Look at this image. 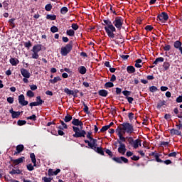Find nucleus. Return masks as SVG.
Listing matches in <instances>:
<instances>
[{
  "label": "nucleus",
  "instance_id": "obj_10",
  "mask_svg": "<svg viewBox=\"0 0 182 182\" xmlns=\"http://www.w3.org/2000/svg\"><path fill=\"white\" fill-rule=\"evenodd\" d=\"M92 150H94L98 154H100L101 156H105V151L103 150L102 147H97V142H95V144L93 145V148H90Z\"/></svg>",
  "mask_w": 182,
  "mask_h": 182
},
{
  "label": "nucleus",
  "instance_id": "obj_33",
  "mask_svg": "<svg viewBox=\"0 0 182 182\" xmlns=\"http://www.w3.org/2000/svg\"><path fill=\"white\" fill-rule=\"evenodd\" d=\"M68 11H69V9L66 6H64L60 9V14L62 15H66V14H68Z\"/></svg>",
  "mask_w": 182,
  "mask_h": 182
},
{
  "label": "nucleus",
  "instance_id": "obj_25",
  "mask_svg": "<svg viewBox=\"0 0 182 182\" xmlns=\"http://www.w3.org/2000/svg\"><path fill=\"white\" fill-rule=\"evenodd\" d=\"M163 62H164V58L159 57L156 58V60L153 63V65H159V63H161Z\"/></svg>",
  "mask_w": 182,
  "mask_h": 182
},
{
  "label": "nucleus",
  "instance_id": "obj_18",
  "mask_svg": "<svg viewBox=\"0 0 182 182\" xmlns=\"http://www.w3.org/2000/svg\"><path fill=\"white\" fill-rule=\"evenodd\" d=\"M41 50H42V45L41 44H37V45H35L33 47V49L31 50V52H36L37 53H39V52H41Z\"/></svg>",
  "mask_w": 182,
  "mask_h": 182
},
{
  "label": "nucleus",
  "instance_id": "obj_39",
  "mask_svg": "<svg viewBox=\"0 0 182 182\" xmlns=\"http://www.w3.org/2000/svg\"><path fill=\"white\" fill-rule=\"evenodd\" d=\"M163 67L164 68L165 70H168V69H170V63L168 62H164Z\"/></svg>",
  "mask_w": 182,
  "mask_h": 182
},
{
  "label": "nucleus",
  "instance_id": "obj_63",
  "mask_svg": "<svg viewBox=\"0 0 182 182\" xmlns=\"http://www.w3.org/2000/svg\"><path fill=\"white\" fill-rule=\"evenodd\" d=\"M31 90H36L38 89V86L36 85H30Z\"/></svg>",
  "mask_w": 182,
  "mask_h": 182
},
{
  "label": "nucleus",
  "instance_id": "obj_52",
  "mask_svg": "<svg viewBox=\"0 0 182 182\" xmlns=\"http://www.w3.org/2000/svg\"><path fill=\"white\" fill-rule=\"evenodd\" d=\"M154 28L152 26L148 25L145 27V31L151 32V31L154 30Z\"/></svg>",
  "mask_w": 182,
  "mask_h": 182
},
{
  "label": "nucleus",
  "instance_id": "obj_12",
  "mask_svg": "<svg viewBox=\"0 0 182 182\" xmlns=\"http://www.w3.org/2000/svg\"><path fill=\"white\" fill-rule=\"evenodd\" d=\"M37 100H39V101L33 102L29 104V106L31 108H33L35 106H41V105L43 104V100H42V98H41V96H37Z\"/></svg>",
  "mask_w": 182,
  "mask_h": 182
},
{
  "label": "nucleus",
  "instance_id": "obj_36",
  "mask_svg": "<svg viewBox=\"0 0 182 182\" xmlns=\"http://www.w3.org/2000/svg\"><path fill=\"white\" fill-rule=\"evenodd\" d=\"M66 34L68 36H75V30H73V29L67 30Z\"/></svg>",
  "mask_w": 182,
  "mask_h": 182
},
{
  "label": "nucleus",
  "instance_id": "obj_40",
  "mask_svg": "<svg viewBox=\"0 0 182 182\" xmlns=\"http://www.w3.org/2000/svg\"><path fill=\"white\" fill-rule=\"evenodd\" d=\"M26 96H28V97H33L35 96V93L32 92V90H28L26 92Z\"/></svg>",
  "mask_w": 182,
  "mask_h": 182
},
{
  "label": "nucleus",
  "instance_id": "obj_44",
  "mask_svg": "<svg viewBox=\"0 0 182 182\" xmlns=\"http://www.w3.org/2000/svg\"><path fill=\"white\" fill-rule=\"evenodd\" d=\"M45 9H46V11H47L48 12L52 11V4H48L47 5H46Z\"/></svg>",
  "mask_w": 182,
  "mask_h": 182
},
{
  "label": "nucleus",
  "instance_id": "obj_8",
  "mask_svg": "<svg viewBox=\"0 0 182 182\" xmlns=\"http://www.w3.org/2000/svg\"><path fill=\"white\" fill-rule=\"evenodd\" d=\"M160 21V22H167L168 21V14L166 12L164 11L157 16V21Z\"/></svg>",
  "mask_w": 182,
  "mask_h": 182
},
{
  "label": "nucleus",
  "instance_id": "obj_30",
  "mask_svg": "<svg viewBox=\"0 0 182 182\" xmlns=\"http://www.w3.org/2000/svg\"><path fill=\"white\" fill-rule=\"evenodd\" d=\"M60 80H62L60 77H55L54 79L50 80V83H53V85H55V83H58V82H60Z\"/></svg>",
  "mask_w": 182,
  "mask_h": 182
},
{
  "label": "nucleus",
  "instance_id": "obj_24",
  "mask_svg": "<svg viewBox=\"0 0 182 182\" xmlns=\"http://www.w3.org/2000/svg\"><path fill=\"white\" fill-rule=\"evenodd\" d=\"M78 72L80 73V75H85L86 72H87V70L86 69V67L85 66H80L78 68Z\"/></svg>",
  "mask_w": 182,
  "mask_h": 182
},
{
  "label": "nucleus",
  "instance_id": "obj_11",
  "mask_svg": "<svg viewBox=\"0 0 182 182\" xmlns=\"http://www.w3.org/2000/svg\"><path fill=\"white\" fill-rule=\"evenodd\" d=\"M18 100L19 105H21V106H28V105L29 104L28 101L25 100V95H23V94H21L18 96Z\"/></svg>",
  "mask_w": 182,
  "mask_h": 182
},
{
  "label": "nucleus",
  "instance_id": "obj_19",
  "mask_svg": "<svg viewBox=\"0 0 182 182\" xmlns=\"http://www.w3.org/2000/svg\"><path fill=\"white\" fill-rule=\"evenodd\" d=\"M60 173V169L58 168L56 171H53V169L50 168L48 169V176H58Z\"/></svg>",
  "mask_w": 182,
  "mask_h": 182
},
{
  "label": "nucleus",
  "instance_id": "obj_35",
  "mask_svg": "<svg viewBox=\"0 0 182 182\" xmlns=\"http://www.w3.org/2000/svg\"><path fill=\"white\" fill-rule=\"evenodd\" d=\"M139 141H140L139 139H137L135 141H134V142L132 143V146H133L134 149H137L139 147Z\"/></svg>",
  "mask_w": 182,
  "mask_h": 182
},
{
  "label": "nucleus",
  "instance_id": "obj_49",
  "mask_svg": "<svg viewBox=\"0 0 182 182\" xmlns=\"http://www.w3.org/2000/svg\"><path fill=\"white\" fill-rule=\"evenodd\" d=\"M26 123V121H25V120L20 119L17 122L18 126H23V125H25Z\"/></svg>",
  "mask_w": 182,
  "mask_h": 182
},
{
  "label": "nucleus",
  "instance_id": "obj_45",
  "mask_svg": "<svg viewBox=\"0 0 182 182\" xmlns=\"http://www.w3.org/2000/svg\"><path fill=\"white\" fill-rule=\"evenodd\" d=\"M149 92H151V93H154L155 92H157V87L153 85L149 87Z\"/></svg>",
  "mask_w": 182,
  "mask_h": 182
},
{
  "label": "nucleus",
  "instance_id": "obj_47",
  "mask_svg": "<svg viewBox=\"0 0 182 182\" xmlns=\"http://www.w3.org/2000/svg\"><path fill=\"white\" fill-rule=\"evenodd\" d=\"M71 28L73 29V31H77V29H79V25H77V23H73L71 25Z\"/></svg>",
  "mask_w": 182,
  "mask_h": 182
},
{
  "label": "nucleus",
  "instance_id": "obj_29",
  "mask_svg": "<svg viewBox=\"0 0 182 182\" xmlns=\"http://www.w3.org/2000/svg\"><path fill=\"white\" fill-rule=\"evenodd\" d=\"M46 19H48L49 21H56V15L53 14H47L46 15Z\"/></svg>",
  "mask_w": 182,
  "mask_h": 182
},
{
  "label": "nucleus",
  "instance_id": "obj_14",
  "mask_svg": "<svg viewBox=\"0 0 182 182\" xmlns=\"http://www.w3.org/2000/svg\"><path fill=\"white\" fill-rule=\"evenodd\" d=\"M21 73L23 77H26V79H29L31 77V73L25 68H21Z\"/></svg>",
  "mask_w": 182,
  "mask_h": 182
},
{
  "label": "nucleus",
  "instance_id": "obj_37",
  "mask_svg": "<svg viewBox=\"0 0 182 182\" xmlns=\"http://www.w3.org/2000/svg\"><path fill=\"white\" fill-rule=\"evenodd\" d=\"M114 86V84L112 82H107L105 84V89H109V87H113Z\"/></svg>",
  "mask_w": 182,
  "mask_h": 182
},
{
  "label": "nucleus",
  "instance_id": "obj_50",
  "mask_svg": "<svg viewBox=\"0 0 182 182\" xmlns=\"http://www.w3.org/2000/svg\"><path fill=\"white\" fill-rule=\"evenodd\" d=\"M27 167V170H28V171H33L34 170V168L33 166H32V164H29L26 166Z\"/></svg>",
  "mask_w": 182,
  "mask_h": 182
},
{
  "label": "nucleus",
  "instance_id": "obj_31",
  "mask_svg": "<svg viewBox=\"0 0 182 182\" xmlns=\"http://www.w3.org/2000/svg\"><path fill=\"white\" fill-rule=\"evenodd\" d=\"M21 116V112H14L13 114H11L12 119H18Z\"/></svg>",
  "mask_w": 182,
  "mask_h": 182
},
{
  "label": "nucleus",
  "instance_id": "obj_26",
  "mask_svg": "<svg viewBox=\"0 0 182 182\" xmlns=\"http://www.w3.org/2000/svg\"><path fill=\"white\" fill-rule=\"evenodd\" d=\"M163 106H166V101L165 100H159V103L157 104L156 109L160 110Z\"/></svg>",
  "mask_w": 182,
  "mask_h": 182
},
{
  "label": "nucleus",
  "instance_id": "obj_32",
  "mask_svg": "<svg viewBox=\"0 0 182 182\" xmlns=\"http://www.w3.org/2000/svg\"><path fill=\"white\" fill-rule=\"evenodd\" d=\"M72 119V115L67 114L64 118V122H65V123H69V122H70Z\"/></svg>",
  "mask_w": 182,
  "mask_h": 182
},
{
  "label": "nucleus",
  "instance_id": "obj_41",
  "mask_svg": "<svg viewBox=\"0 0 182 182\" xmlns=\"http://www.w3.org/2000/svg\"><path fill=\"white\" fill-rule=\"evenodd\" d=\"M50 31L53 33H56V32H59V28H58L57 26H53L50 28Z\"/></svg>",
  "mask_w": 182,
  "mask_h": 182
},
{
  "label": "nucleus",
  "instance_id": "obj_62",
  "mask_svg": "<svg viewBox=\"0 0 182 182\" xmlns=\"http://www.w3.org/2000/svg\"><path fill=\"white\" fill-rule=\"evenodd\" d=\"M60 123L61 124V126L63 127V129H68V124H66L65 122L60 120Z\"/></svg>",
  "mask_w": 182,
  "mask_h": 182
},
{
  "label": "nucleus",
  "instance_id": "obj_38",
  "mask_svg": "<svg viewBox=\"0 0 182 182\" xmlns=\"http://www.w3.org/2000/svg\"><path fill=\"white\" fill-rule=\"evenodd\" d=\"M24 47L26 48V49L29 50L32 47V43L31 42V41L24 43Z\"/></svg>",
  "mask_w": 182,
  "mask_h": 182
},
{
  "label": "nucleus",
  "instance_id": "obj_51",
  "mask_svg": "<svg viewBox=\"0 0 182 182\" xmlns=\"http://www.w3.org/2000/svg\"><path fill=\"white\" fill-rule=\"evenodd\" d=\"M107 130H109V127H107V125H105L102 127L100 132L101 133H105V132H107Z\"/></svg>",
  "mask_w": 182,
  "mask_h": 182
},
{
  "label": "nucleus",
  "instance_id": "obj_1",
  "mask_svg": "<svg viewBox=\"0 0 182 182\" xmlns=\"http://www.w3.org/2000/svg\"><path fill=\"white\" fill-rule=\"evenodd\" d=\"M103 22L104 23H102V25H107V26L104 27V29L107 34V36L111 39H114V38H116V34H114V32H116V28L118 31H122L124 20L122 16H117L113 21V23H112L110 19H104Z\"/></svg>",
  "mask_w": 182,
  "mask_h": 182
},
{
  "label": "nucleus",
  "instance_id": "obj_20",
  "mask_svg": "<svg viewBox=\"0 0 182 182\" xmlns=\"http://www.w3.org/2000/svg\"><path fill=\"white\" fill-rule=\"evenodd\" d=\"M171 136H181V131L176 129L170 130Z\"/></svg>",
  "mask_w": 182,
  "mask_h": 182
},
{
  "label": "nucleus",
  "instance_id": "obj_4",
  "mask_svg": "<svg viewBox=\"0 0 182 182\" xmlns=\"http://www.w3.org/2000/svg\"><path fill=\"white\" fill-rule=\"evenodd\" d=\"M92 131H90L87 132V139H89V140H90V141H89V140L87 139H85L84 141L85 143H86L87 144H88V146L90 147V149H93V146H95V144L96 143H97V139H94L93 136H92Z\"/></svg>",
  "mask_w": 182,
  "mask_h": 182
},
{
  "label": "nucleus",
  "instance_id": "obj_55",
  "mask_svg": "<svg viewBox=\"0 0 182 182\" xmlns=\"http://www.w3.org/2000/svg\"><path fill=\"white\" fill-rule=\"evenodd\" d=\"M131 160H133L134 161H139V160H140V156L134 155L132 157H131Z\"/></svg>",
  "mask_w": 182,
  "mask_h": 182
},
{
  "label": "nucleus",
  "instance_id": "obj_9",
  "mask_svg": "<svg viewBox=\"0 0 182 182\" xmlns=\"http://www.w3.org/2000/svg\"><path fill=\"white\" fill-rule=\"evenodd\" d=\"M115 143L116 144L119 143V147L118 148V152L120 154H122L124 156V154H125V153H126V150H127L126 149V145L124 144H123L122 142V141H120V140H117V142H115Z\"/></svg>",
  "mask_w": 182,
  "mask_h": 182
},
{
  "label": "nucleus",
  "instance_id": "obj_57",
  "mask_svg": "<svg viewBox=\"0 0 182 182\" xmlns=\"http://www.w3.org/2000/svg\"><path fill=\"white\" fill-rule=\"evenodd\" d=\"M43 181L44 182H52V178L45 176V177H43Z\"/></svg>",
  "mask_w": 182,
  "mask_h": 182
},
{
  "label": "nucleus",
  "instance_id": "obj_21",
  "mask_svg": "<svg viewBox=\"0 0 182 182\" xmlns=\"http://www.w3.org/2000/svg\"><path fill=\"white\" fill-rule=\"evenodd\" d=\"M98 95L102 96V97H107V95H109V92L106 90H100L98 91Z\"/></svg>",
  "mask_w": 182,
  "mask_h": 182
},
{
  "label": "nucleus",
  "instance_id": "obj_56",
  "mask_svg": "<svg viewBox=\"0 0 182 182\" xmlns=\"http://www.w3.org/2000/svg\"><path fill=\"white\" fill-rule=\"evenodd\" d=\"M170 49H171V46H170V45H166L164 47V50H165V52H168V50H170Z\"/></svg>",
  "mask_w": 182,
  "mask_h": 182
},
{
  "label": "nucleus",
  "instance_id": "obj_23",
  "mask_svg": "<svg viewBox=\"0 0 182 182\" xmlns=\"http://www.w3.org/2000/svg\"><path fill=\"white\" fill-rule=\"evenodd\" d=\"M9 62H10L11 65H12V66H16V65H18V63H19V60H18V58H11L9 60Z\"/></svg>",
  "mask_w": 182,
  "mask_h": 182
},
{
  "label": "nucleus",
  "instance_id": "obj_15",
  "mask_svg": "<svg viewBox=\"0 0 182 182\" xmlns=\"http://www.w3.org/2000/svg\"><path fill=\"white\" fill-rule=\"evenodd\" d=\"M25 149L23 144H18L16 146V150L14 153V156H16L17 154H19L20 153H22V151Z\"/></svg>",
  "mask_w": 182,
  "mask_h": 182
},
{
  "label": "nucleus",
  "instance_id": "obj_58",
  "mask_svg": "<svg viewBox=\"0 0 182 182\" xmlns=\"http://www.w3.org/2000/svg\"><path fill=\"white\" fill-rule=\"evenodd\" d=\"M126 99L127 100L128 102L130 104L133 103V101L134 100V98L132 97H126Z\"/></svg>",
  "mask_w": 182,
  "mask_h": 182
},
{
  "label": "nucleus",
  "instance_id": "obj_6",
  "mask_svg": "<svg viewBox=\"0 0 182 182\" xmlns=\"http://www.w3.org/2000/svg\"><path fill=\"white\" fill-rule=\"evenodd\" d=\"M120 126L122 127V130H124V132H127V133H133L134 132V128L133 127V125L129 122H125L123 124H121Z\"/></svg>",
  "mask_w": 182,
  "mask_h": 182
},
{
  "label": "nucleus",
  "instance_id": "obj_43",
  "mask_svg": "<svg viewBox=\"0 0 182 182\" xmlns=\"http://www.w3.org/2000/svg\"><path fill=\"white\" fill-rule=\"evenodd\" d=\"M27 120H33V122H36V115L33 114L30 117H26Z\"/></svg>",
  "mask_w": 182,
  "mask_h": 182
},
{
  "label": "nucleus",
  "instance_id": "obj_48",
  "mask_svg": "<svg viewBox=\"0 0 182 182\" xmlns=\"http://www.w3.org/2000/svg\"><path fill=\"white\" fill-rule=\"evenodd\" d=\"M122 94L124 95V96L129 97V96H130V95H132V92L128 91V90H124V91H122Z\"/></svg>",
  "mask_w": 182,
  "mask_h": 182
},
{
  "label": "nucleus",
  "instance_id": "obj_59",
  "mask_svg": "<svg viewBox=\"0 0 182 182\" xmlns=\"http://www.w3.org/2000/svg\"><path fill=\"white\" fill-rule=\"evenodd\" d=\"M128 117L129 120H133L134 119V114L133 112L129 113Z\"/></svg>",
  "mask_w": 182,
  "mask_h": 182
},
{
  "label": "nucleus",
  "instance_id": "obj_28",
  "mask_svg": "<svg viewBox=\"0 0 182 182\" xmlns=\"http://www.w3.org/2000/svg\"><path fill=\"white\" fill-rule=\"evenodd\" d=\"M127 71L129 74L134 73V72H136V68H134L133 65H129L127 68Z\"/></svg>",
  "mask_w": 182,
  "mask_h": 182
},
{
  "label": "nucleus",
  "instance_id": "obj_60",
  "mask_svg": "<svg viewBox=\"0 0 182 182\" xmlns=\"http://www.w3.org/2000/svg\"><path fill=\"white\" fill-rule=\"evenodd\" d=\"M168 157H176L177 156V152H172V153H169L168 154Z\"/></svg>",
  "mask_w": 182,
  "mask_h": 182
},
{
  "label": "nucleus",
  "instance_id": "obj_3",
  "mask_svg": "<svg viewBox=\"0 0 182 182\" xmlns=\"http://www.w3.org/2000/svg\"><path fill=\"white\" fill-rule=\"evenodd\" d=\"M72 49H73V41H70L65 46L61 48L60 53L62 56H68L72 52Z\"/></svg>",
  "mask_w": 182,
  "mask_h": 182
},
{
  "label": "nucleus",
  "instance_id": "obj_64",
  "mask_svg": "<svg viewBox=\"0 0 182 182\" xmlns=\"http://www.w3.org/2000/svg\"><path fill=\"white\" fill-rule=\"evenodd\" d=\"M161 146H168L170 144V142L168 141H161Z\"/></svg>",
  "mask_w": 182,
  "mask_h": 182
},
{
  "label": "nucleus",
  "instance_id": "obj_27",
  "mask_svg": "<svg viewBox=\"0 0 182 182\" xmlns=\"http://www.w3.org/2000/svg\"><path fill=\"white\" fill-rule=\"evenodd\" d=\"M30 158L31 159V161L33 164V166L36 167V157L35 156V154L31 153L30 154Z\"/></svg>",
  "mask_w": 182,
  "mask_h": 182
},
{
  "label": "nucleus",
  "instance_id": "obj_54",
  "mask_svg": "<svg viewBox=\"0 0 182 182\" xmlns=\"http://www.w3.org/2000/svg\"><path fill=\"white\" fill-rule=\"evenodd\" d=\"M33 59H38L39 58L38 53L33 52L32 57Z\"/></svg>",
  "mask_w": 182,
  "mask_h": 182
},
{
  "label": "nucleus",
  "instance_id": "obj_53",
  "mask_svg": "<svg viewBox=\"0 0 182 182\" xmlns=\"http://www.w3.org/2000/svg\"><path fill=\"white\" fill-rule=\"evenodd\" d=\"M122 130H123V127H122V126H119L117 129H116V133L117 134V136H119V133H122Z\"/></svg>",
  "mask_w": 182,
  "mask_h": 182
},
{
  "label": "nucleus",
  "instance_id": "obj_17",
  "mask_svg": "<svg viewBox=\"0 0 182 182\" xmlns=\"http://www.w3.org/2000/svg\"><path fill=\"white\" fill-rule=\"evenodd\" d=\"M149 156H154V157L155 158V161H156L157 163L163 161V160L160 159V154L151 152V154H149Z\"/></svg>",
  "mask_w": 182,
  "mask_h": 182
},
{
  "label": "nucleus",
  "instance_id": "obj_61",
  "mask_svg": "<svg viewBox=\"0 0 182 182\" xmlns=\"http://www.w3.org/2000/svg\"><path fill=\"white\" fill-rule=\"evenodd\" d=\"M7 102L8 103H10V105H12V103H14V97H7Z\"/></svg>",
  "mask_w": 182,
  "mask_h": 182
},
{
  "label": "nucleus",
  "instance_id": "obj_34",
  "mask_svg": "<svg viewBox=\"0 0 182 182\" xmlns=\"http://www.w3.org/2000/svg\"><path fill=\"white\" fill-rule=\"evenodd\" d=\"M82 105L84 106V112L86 113V114H90V111H89V107L87 106V105L85 103V102H82Z\"/></svg>",
  "mask_w": 182,
  "mask_h": 182
},
{
  "label": "nucleus",
  "instance_id": "obj_46",
  "mask_svg": "<svg viewBox=\"0 0 182 182\" xmlns=\"http://www.w3.org/2000/svg\"><path fill=\"white\" fill-rule=\"evenodd\" d=\"M158 163H164L166 166H168L169 164H171L173 163V161H171V160H170V159H167V160H165V161L162 160L161 162H158Z\"/></svg>",
  "mask_w": 182,
  "mask_h": 182
},
{
  "label": "nucleus",
  "instance_id": "obj_22",
  "mask_svg": "<svg viewBox=\"0 0 182 182\" xmlns=\"http://www.w3.org/2000/svg\"><path fill=\"white\" fill-rule=\"evenodd\" d=\"M64 92L66 93V95H71L73 96V97H77V95H75V92L73 90H69V88H65Z\"/></svg>",
  "mask_w": 182,
  "mask_h": 182
},
{
  "label": "nucleus",
  "instance_id": "obj_13",
  "mask_svg": "<svg viewBox=\"0 0 182 182\" xmlns=\"http://www.w3.org/2000/svg\"><path fill=\"white\" fill-rule=\"evenodd\" d=\"M71 123L74 126V127H76V126H80V130H82V129H83V122L82 121L79 120V119L74 118L72 120Z\"/></svg>",
  "mask_w": 182,
  "mask_h": 182
},
{
  "label": "nucleus",
  "instance_id": "obj_2",
  "mask_svg": "<svg viewBox=\"0 0 182 182\" xmlns=\"http://www.w3.org/2000/svg\"><path fill=\"white\" fill-rule=\"evenodd\" d=\"M108 156H109L110 159H112L115 163H117L118 164H123L124 163L125 164H127L129 163V159H127L124 156H121V157H113V152L110 151L109 149H105L104 151Z\"/></svg>",
  "mask_w": 182,
  "mask_h": 182
},
{
  "label": "nucleus",
  "instance_id": "obj_7",
  "mask_svg": "<svg viewBox=\"0 0 182 182\" xmlns=\"http://www.w3.org/2000/svg\"><path fill=\"white\" fill-rule=\"evenodd\" d=\"M9 159H10V161L13 163L12 167H14V168H16L15 166H18V164H21V163H23V160H25L24 156H21V158H18L17 159H14L12 157L9 156Z\"/></svg>",
  "mask_w": 182,
  "mask_h": 182
},
{
  "label": "nucleus",
  "instance_id": "obj_42",
  "mask_svg": "<svg viewBox=\"0 0 182 182\" xmlns=\"http://www.w3.org/2000/svg\"><path fill=\"white\" fill-rule=\"evenodd\" d=\"M118 137H119V141H121V143L122 141H124V142L126 141V139L124 138V136H123V134L119 133Z\"/></svg>",
  "mask_w": 182,
  "mask_h": 182
},
{
  "label": "nucleus",
  "instance_id": "obj_16",
  "mask_svg": "<svg viewBox=\"0 0 182 182\" xmlns=\"http://www.w3.org/2000/svg\"><path fill=\"white\" fill-rule=\"evenodd\" d=\"M173 48H175V49H178L180 52L182 51V43L180 41H176L173 43Z\"/></svg>",
  "mask_w": 182,
  "mask_h": 182
},
{
  "label": "nucleus",
  "instance_id": "obj_5",
  "mask_svg": "<svg viewBox=\"0 0 182 182\" xmlns=\"http://www.w3.org/2000/svg\"><path fill=\"white\" fill-rule=\"evenodd\" d=\"M73 132L75 134L73 135V137H75L76 139H79V137H85L86 135V131L81 130L77 127H73Z\"/></svg>",
  "mask_w": 182,
  "mask_h": 182
}]
</instances>
